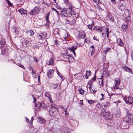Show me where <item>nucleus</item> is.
I'll return each mask as SVG.
<instances>
[{
  "label": "nucleus",
  "mask_w": 133,
  "mask_h": 133,
  "mask_svg": "<svg viewBox=\"0 0 133 133\" xmlns=\"http://www.w3.org/2000/svg\"><path fill=\"white\" fill-rule=\"evenodd\" d=\"M113 88L114 89H118L119 88V87H118V86H117L115 85L113 87Z\"/></svg>",
  "instance_id": "obj_50"
},
{
  "label": "nucleus",
  "mask_w": 133,
  "mask_h": 133,
  "mask_svg": "<svg viewBox=\"0 0 133 133\" xmlns=\"http://www.w3.org/2000/svg\"><path fill=\"white\" fill-rule=\"evenodd\" d=\"M18 11L19 12L21 15L23 14H27L26 11L23 9H21Z\"/></svg>",
  "instance_id": "obj_20"
},
{
  "label": "nucleus",
  "mask_w": 133,
  "mask_h": 133,
  "mask_svg": "<svg viewBox=\"0 0 133 133\" xmlns=\"http://www.w3.org/2000/svg\"><path fill=\"white\" fill-rule=\"evenodd\" d=\"M40 8L39 7L35 6L34 8L32 9L29 13L30 15H37L39 11Z\"/></svg>",
  "instance_id": "obj_4"
},
{
  "label": "nucleus",
  "mask_w": 133,
  "mask_h": 133,
  "mask_svg": "<svg viewBox=\"0 0 133 133\" xmlns=\"http://www.w3.org/2000/svg\"><path fill=\"white\" fill-rule=\"evenodd\" d=\"M64 3L68 6H69V4H70L68 0H63Z\"/></svg>",
  "instance_id": "obj_34"
},
{
  "label": "nucleus",
  "mask_w": 133,
  "mask_h": 133,
  "mask_svg": "<svg viewBox=\"0 0 133 133\" xmlns=\"http://www.w3.org/2000/svg\"><path fill=\"white\" fill-rule=\"evenodd\" d=\"M29 42L27 40L25 39H24L22 41V43L23 46H28L29 44Z\"/></svg>",
  "instance_id": "obj_10"
},
{
  "label": "nucleus",
  "mask_w": 133,
  "mask_h": 133,
  "mask_svg": "<svg viewBox=\"0 0 133 133\" xmlns=\"http://www.w3.org/2000/svg\"><path fill=\"white\" fill-rule=\"evenodd\" d=\"M18 65L22 68H24V66L21 64H20Z\"/></svg>",
  "instance_id": "obj_51"
},
{
  "label": "nucleus",
  "mask_w": 133,
  "mask_h": 133,
  "mask_svg": "<svg viewBox=\"0 0 133 133\" xmlns=\"http://www.w3.org/2000/svg\"><path fill=\"white\" fill-rule=\"evenodd\" d=\"M57 72V74H58V76L61 78L62 79V75L61 74L59 73V72L58 71V70L57 69L56 70Z\"/></svg>",
  "instance_id": "obj_42"
},
{
  "label": "nucleus",
  "mask_w": 133,
  "mask_h": 133,
  "mask_svg": "<svg viewBox=\"0 0 133 133\" xmlns=\"http://www.w3.org/2000/svg\"><path fill=\"white\" fill-rule=\"evenodd\" d=\"M53 62L54 61L52 59H51L48 63V64L49 65H51L53 64Z\"/></svg>",
  "instance_id": "obj_40"
},
{
  "label": "nucleus",
  "mask_w": 133,
  "mask_h": 133,
  "mask_svg": "<svg viewBox=\"0 0 133 133\" xmlns=\"http://www.w3.org/2000/svg\"><path fill=\"white\" fill-rule=\"evenodd\" d=\"M94 30H95L99 31L100 32H102L104 29H103L101 27L99 26H95L94 28Z\"/></svg>",
  "instance_id": "obj_15"
},
{
  "label": "nucleus",
  "mask_w": 133,
  "mask_h": 133,
  "mask_svg": "<svg viewBox=\"0 0 133 133\" xmlns=\"http://www.w3.org/2000/svg\"><path fill=\"white\" fill-rule=\"evenodd\" d=\"M46 34L42 32L40 34L38 35L37 37V38L38 40H42L45 38L46 37Z\"/></svg>",
  "instance_id": "obj_7"
},
{
  "label": "nucleus",
  "mask_w": 133,
  "mask_h": 133,
  "mask_svg": "<svg viewBox=\"0 0 133 133\" xmlns=\"http://www.w3.org/2000/svg\"><path fill=\"white\" fill-rule=\"evenodd\" d=\"M92 26L90 24H89L88 25V27L89 29L92 30Z\"/></svg>",
  "instance_id": "obj_48"
},
{
  "label": "nucleus",
  "mask_w": 133,
  "mask_h": 133,
  "mask_svg": "<svg viewBox=\"0 0 133 133\" xmlns=\"http://www.w3.org/2000/svg\"><path fill=\"white\" fill-rule=\"evenodd\" d=\"M40 76H38V81L39 82H40Z\"/></svg>",
  "instance_id": "obj_56"
},
{
  "label": "nucleus",
  "mask_w": 133,
  "mask_h": 133,
  "mask_svg": "<svg viewBox=\"0 0 133 133\" xmlns=\"http://www.w3.org/2000/svg\"><path fill=\"white\" fill-rule=\"evenodd\" d=\"M108 19L111 22H113L114 21V18L111 15H109Z\"/></svg>",
  "instance_id": "obj_28"
},
{
  "label": "nucleus",
  "mask_w": 133,
  "mask_h": 133,
  "mask_svg": "<svg viewBox=\"0 0 133 133\" xmlns=\"http://www.w3.org/2000/svg\"><path fill=\"white\" fill-rule=\"evenodd\" d=\"M78 91L80 94L83 95L84 94V91L82 89H80L78 90Z\"/></svg>",
  "instance_id": "obj_38"
},
{
  "label": "nucleus",
  "mask_w": 133,
  "mask_h": 133,
  "mask_svg": "<svg viewBox=\"0 0 133 133\" xmlns=\"http://www.w3.org/2000/svg\"><path fill=\"white\" fill-rule=\"evenodd\" d=\"M92 91H93V92L95 93V92H96V91H95L94 90H92Z\"/></svg>",
  "instance_id": "obj_64"
},
{
  "label": "nucleus",
  "mask_w": 133,
  "mask_h": 133,
  "mask_svg": "<svg viewBox=\"0 0 133 133\" xmlns=\"http://www.w3.org/2000/svg\"><path fill=\"white\" fill-rule=\"evenodd\" d=\"M128 24L124 23V24L122 25V30L124 31H125L127 28Z\"/></svg>",
  "instance_id": "obj_23"
},
{
  "label": "nucleus",
  "mask_w": 133,
  "mask_h": 133,
  "mask_svg": "<svg viewBox=\"0 0 133 133\" xmlns=\"http://www.w3.org/2000/svg\"><path fill=\"white\" fill-rule=\"evenodd\" d=\"M26 121L27 122H28V121H29V120L26 117Z\"/></svg>",
  "instance_id": "obj_61"
},
{
  "label": "nucleus",
  "mask_w": 133,
  "mask_h": 133,
  "mask_svg": "<svg viewBox=\"0 0 133 133\" xmlns=\"http://www.w3.org/2000/svg\"><path fill=\"white\" fill-rule=\"evenodd\" d=\"M63 56L64 59L65 60V61L70 62V59L71 58L72 59V61L74 60L73 57L70 56V58L69 54L68 52L63 54Z\"/></svg>",
  "instance_id": "obj_3"
},
{
  "label": "nucleus",
  "mask_w": 133,
  "mask_h": 133,
  "mask_svg": "<svg viewBox=\"0 0 133 133\" xmlns=\"http://www.w3.org/2000/svg\"><path fill=\"white\" fill-rule=\"evenodd\" d=\"M91 74V73L90 71H87L86 75H83L84 78L87 79L88 78V76H90Z\"/></svg>",
  "instance_id": "obj_13"
},
{
  "label": "nucleus",
  "mask_w": 133,
  "mask_h": 133,
  "mask_svg": "<svg viewBox=\"0 0 133 133\" xmlns=\"http://www.w3.org/2000/svg\"><path fill=\"white\" fill-rule=\"evenodd\" d=\"M112 2L113 3H116V2L115 0H111Z\"/></svg>",
  "instance_id": "obj_55"
},
{
  "label": "nucleus",
  "mask_w": 133,
  "mask_h": 133,
  "mask_svg": "<svg viewBox=\"0 0 133 133\" xmlns=\"http://www.w3.org/2000/svg\"><path fill=\"white\" fill-rule=\"evenodd\" d=\"M93 1L97 4H99L101 3V2L99 0H93Z\"/></svg>",
  "instance_id": "obj_35"
},
{
  "label": "nucleus",
  "mask_w": 133,
  "mask_h": 133,
  "mask_svg": "<svg viewBox=\"0 0 133 133\" xmlns=\"http://www.w3.org/2000/svg\"><path fill=\"white\" fill-rule=\"evenodd\" d=\"M110 48H106V50L104 51V53L105 54H107L108 51L110 49Z\"/></svg>",
  "instance_id": "obj_41"
},
{
  "label": "nucleus",
  "mask_w": 133,
  "mask_h": 133,
  "mask_svg": "<svg viewBox=\"0 0 133 133\" xmlns=\"http://www.w3.org/2000/svg\"><path fill=\"white\" fill-rule=\"evenodd\" d=\"M26 33H27L28 34H30V35L31 36H33L34 34V31L31 30L29 31H27Z\"/></svg>",
  "instance_id": "obj_25"
},
{
  "label": "nucleus",
  "mask_w": 133,
  "mask_h": 133,
  "mask_svg": "<svg viewBox=\"0 0 133 133\" xmlns=\"http://www.w3.org/2000/svg\"><path fill=\"white\" fill-rule=\"evenodd\" d=\"M32 76H33V77L34 78H36V76H37L36 75V73L34 71H33V69L32 68Z\"/></svg>",
  "instance_id": "obj_33"
},
{
  "label": "nucleus",
  "mask_w": 133,
  "mask_h": 133,
  "mask_svg": "<svg viewBox=\"0 0 133 133\" xmlns=\"http://www.w3.org/2000/svg\"><path fill=\"white\" fill-rule=\"evenodd\" d=\"M55 44L57 45L58 46V41L56 39L54 42Z\"/></svg>",
  "instance_id": "obj_47"
},
{
  "label": "nucleus",
  "mask_w": 133,
  "mask_h": 133,
  "mask_svg": "<svg viewBox=\"0 0 133 133\" xmlns=\"http://www.w3.org/2000/svg\"><path fill=\"white\" fill-rule=\"evenodd\" d=\"M54 70L50 69L48 70L47 72V76L50 78H52L53 76Z\"/></svg>",
  "instance_id": "obj_8"
},
{
  "label": "nucleus",
  "mask_w": 133,
  "mask_h": 133,
  "mask_svg": "<svg viewBox=\"0 0 133 133\" xmlns=\"http://www.w3.org/2000/svg\"><path fill=\"white\" fill-rule=\"evenodd\" d=\"M131 57L132 60L133 61V53H132L131 54Z\"/></svg>",
  "instance_id": "obj_58"
},
{
  "label": "nucleus",
  "mask_w": 133,
  "mask_h": 133,
  "mask_svg": "<svg viewBox=\"0 0 133 133\" xmlns=\"http://www.w3.org/2000/svg\"><path fill=\"white\" fill-rule=\"evenodd\" d=\"M63 131L64 133H69V131L68 128H64L63 129Z\"/></svg>",
  "instance_id": "obj_29"
},
{
  "label": "nucleus",
  "mask_w": 133,
  "mask_h": 133,
  "mask_svg": "<svg viewBox=\"0 0 133 133\" xmlns=\"http://www.w3.org/2000/svg\"><path fill=\"white\" fill-rule=\"evenodd\" d=\"M39 122L40 123L44 124L45 122V121L43 118L41 117H38Z\"/></svg>",
  "instance_id": "obj_18"
},
{
  "label": "nucleus",
  "mask_w": 133,
  "mask_h": 133,
  "mask_svg": "<svg viewBox=\"0 0 133 133\" xmlns=\"http://www.w3.org/2000/svg\"><path fill=\"white\" fill-rule=\"evenodd\" d=\"M85 37L84 32L83 31H80L79 33V37L80 38H83Z\"/></svg>",
  "instance_id": "obj_16"
},
{
  "label": "nucleus",
  "mask_w": 133,
  "mask_h": 133,
  "mask_svg": "<svg viewBox=\"0 0 133 133\" xmlns=\"http://www.w3.org/2000/svg\"><path fill=\"white\" fill-rule=\"evenodd\" d=\"M103 74H102L101 77L99 78L98 79L99 84L102 87H103L104 85L103 84Z\"/></svg>",
  "instance_id": "obj_14"
},
{
  "label": "nucleus",
  "mask_w": 133,
  "mask_h": 133,
  "mask_svg": "<svg viewBox=\"0 0 133 133\" xmlns=\"http://www.w3.org/2000/svg\"><path fill=\"white\" fill-rule=\"evenodd\" d=\"M123 69L125 71L128 72H130L131 73H132V70L130 68L128 67H125L123 68Z\"/></svg>",
  "instance_id": "obj_22"
},
{
  "label": "nucleus",
  "mask_w": 133,
  "mask_h": 133,
  "mask_svg": "<svg viewBox=\"0 0 133 133\" xmlns=\"http://www.w3.org/2000/svg\"><path fill=\"white\" fill-rule=\"evenodd\" d=\"M124 121L126 122L127 123H129L131 121V116H126L124 119Z\"/></svg>",
  "instance_id": "obj_9"
},
{
  "label": "nucleus",
  "mask_w": 133,
  "mask_h": 133,
  "mask_svg": "<svg viewBox=\"0 0 133 133\" xmlns=\"http://www.w3.org/2000/svg\"><path fill=\"white\" fill-rule=\"evenodd\" d=\"M33 59L34 61L35 62H36L37 61V59L36 57H34L33 58Z\"/></svg>",
  "instance_id": "obj_53"
},
{
  "label": "nucleus",
  "mask_w": 133,
  "mask_h": 133,
  "mask_svg": "<svg viewBox=\"0 0 133 133\" xmlns=\"http://www.w3.org/2000/svg\"><path fill=\"white\" fill-rule=\"evenodd\" d=\"M33 120H34V118L33 117H31L30 121H31V122L32 123V121H33Z\"/></svg>",
  "instance_id": "obj_57"
},
{
  "label": "nucleus",
  "mask_w": 133,
  "mask_h": 133,
  "mask_svg": "<svg viewBox=\"0 0 133 133\" xmlns=\"http://www.w3.org/2000/svg\"><path fill=\"white\" fill-rule=\"evenodd\" d=\"M67 108H66L65 109H64V111L65 112H67Z\"/></svg>",
  "instance_id": "obj_60"
},
{
  "label": "nucleus",
  "mask_w": 133,
  "mask_h": 133,
  "mask_svg": "<svg viewBox=\"0 0 133 133\" xmlns=\"http://www.w3.org/2000/svg\"><path fill=\"white\" fill-rule=\"evenodd\" d=\"M45 97H48L49 98H50V95L48 92H46L45 93Z\"/></svg>",
  "instance_id": "obj_30"
},
{
  "label": "nucleus",
  "mask_w": 133,
  "mask_h": 133,
  "mask_svg": "<svg viewBox=\"0 0 133 133\" xmlns=\"http://www.w3.org/2000/svg\"><path fill=\"white\" fill-rule=\"evenodd\" d=\"M65 115L66 116H67V112H65Z\"/></svg>",
  "instance_id": "obj_63"
},
{
  "label": "nucleus",
  "mask_w": 133,
  "mask_h": 133,
  "mask_svg": "<svg viewBox=\"0 0 133 133\" xmlns=\"http://www.w3.org/2000/svg\"><path fill=\"white\" fill-rule=\"evenodd\" d=\"M117 43L121 46H123L124 45L123 42H122L121 39L120 38L118 39Z\"/></svg>",
  "instance_id": "obj_19"
},
{
  "label": "nucleus",
  "mask_w": 133,
  "mask_h": 133,
  "mask_svg": "<svg viewBox=\"0 0 133 133\" xmlns=\"http://www.w3.org/2000/svg\"><path fill=\"white\" fill-rule=\"evenodd\" d=\"M109 115V112H107L105 113V114H104L103 117L105 119H108V117Z\"/></svg>",
  "instance_id": "obj_27"
},
{
  "label": "nucleus",
  "mask_w": 133,
  "mask_h": 133,
  "mask_svg": "<svg viewBox=\"0 0 133 133\" xmlns=\"http://www.w3.org/2000/svg\"><path fill=\"white\" fill-rule=\"evenodd\" d=\"M130 21L131 20L130 17H126L125 18V21L126 22L125 23L128 24V23L130 22Z\"/></svg>",
  "instance_id": "obj_24"
},
{
  "label": "nucleus",
  "mask_w": 133,
  "mask_h": 133,
  "mask_svg": "<svg viewBox=\"0 0 133 133\" xmlns=\"http://www.w3.org/2000/svg\"><path fill=\"white\" fill-rule=\"evenodd\" d=\"M124 99L126 103L129 104H133V98L132 97H125Z\"/></svg>",
  "instance_id": "obj_6"
},
{
  "label": "nucleus",
  "mask_w": 133,
  "mask_h": 133,
  "mask_svg": "<svg viewBox=\"0 0 133 133\" xmlns=\"http://www.w3.org/2000/svg\"><path fill=\"white\" fill-rule=\"evenodd\" d=\"M88 102L90 104H93L94 103H95V102L93 100H87Z\"/></svg>",
  "instance_id": "obj_37"
},
{
  "label": "nucleus",
  "mask_w": 133,
  "mask_h": 133,
  "mask_svg": "<svg viewBox=\"0 0 133 133\" xmlns=\"http://www.w3.org/2000/svg\"><path fill=\"white\" fill-rule=\"evenodd\" d=\"M105 30H104V31L106 33V34H107V37L108 38L109 37V35L108 34V28L105 29Z\"/></svg>",
  "instance_id": "obj_31"
},
{
  "label": "nucleus",
  "mask_w": 133,
  "mask_h": 133,
  "mask_svg": "<svg viewBox=\"0 0 133 133\" xmlns=\"http://www.w3.org/2000/svg\"><path fill=\"white\" fill-rule=\"evenodd\" d=\"M52 10H54L55 11L57 14V15H59V13L58 12V11L56 9H55L54 8H52Z\"/></svg>",
  "instance_id": "obj_45"
},
{
  "label": "nucleus",
  "mask_w": 133,
  "mask_h": 133,
  "mask_svg": "<svg viewBox=\"0 0 133 133\" xmlns=\"http://www.w3.org/2000/svg\"><path fill=\"white\" fill-rule=\"evenodd\" d=\"M94 22L93 20H92V23L91 24H90L92 26H93L94 25Z\"/></svg>",
  "instance_id": "obj_54"
},
{
  "label": "nucleus",
  "mask_w": 133,
  "mask_h": 133,
  "mask_svg": "<svg viewBox=\"0 0 133 133\" xmlns=\"http://www.w3.org/2000/svg\"><path fill=\"white\" fill-rule=\"evenodd\" d=\"M104 34H105L104 33L102 32V35L105 36V37L106 36V34L105 35H104Z\"/></svg>",
  "instance_id": "obj_59"
},
{
  "label": "nucleus",
  "mask_w": 133,
  "mask_h": 133,
  "mask_svg": "<svg viewBox=\"0 0 133 133\" xmlns=\"http://www.w3.org/2000/svg\"><path fill=\"white\" fill-rule=\"evenodd\" d=\"M67 6L68 8L64 9L61 11L60 15L62 16L68 17H70L72 16V11L73 9L72 5L69 4V6Z\"/></svg>",
  "instance_id": "obj_1"
},
{
  "label": "nucleus",
  "mask_w": 133,
  "mask_h": 133,
  "mask_svg": "<svg viewBox=\"0 0 133 133\" xmlns=\"http://www.w3.org/2000/svg\"><path fill=\"white\" fill-rule=\"evenodd\" d=\"M14 33L16 35H18L19 34V31L17 28H15L14 29Z\"/></svg>",
  "instance_id": "obj_32"
},
{
  "label": "nucleus",
  "mask_w": 133,
  "mask_h": 133,
  "mask_svg": "<svg viewBox=\"0 0 133 133\" xmlns=\"http://www.w3.org/2000/svg\"><path fill=\"white\" fill-rule=\"evenodd\" d=\"M115 79V81H116V82L115 83V85L117 86H118L119 85L120 83L119 81H117V80H116V79Z\"/></svg>",
  "instance_id": "obj_43"
},
{
  "label": "nucleus",
  "mask_w": 133,
  "mask_h": 133,
  "mask_svg": "<svg viewBox=\"0 0 133 133\" xmlns=\"http://www.w3.org/2000/svg\"><path fill=\"white\" fill-rule=\"evenodd\" d=\"M110 104L109 102H107L104 104V106L106 108H108L109 107Z\"/></svg>",
  "instance_id": "obj_36"
},
{
  "label": "nucleus",
  "mask_w": 133,
  "mask_h": 133,
  "mask_svg": "<svg viewBox=\"0 0 133 133\" xmlns=\"http://www.w3.org/2000/svg\"><path fill=\"white\" fill-rule=\"evenodd\" d=\"M50 87L52 89H55L57 86V84H50Z\"/></svg>",
  "instance_id": "obj_26"
},
{
  "label": "nucleus",
  "mask_w": 133,
  "mask_h": 133,
  "mask_svg": "<svg viewBox=\"0 0 133 133\" xmlns=\"http://www.w3.org/2000/svg\"><path fill=\"white\" fill-rule=\"evenodd\" d=\"M49 16L47 15L46 18V20L47 22H49Z\"/></svg>",
  "instance_id": "obj_49"
},
{
  "label": "nucleus",
  "mask_w": 133,
  "mask_h": 133,
  "mask_svg": "<svg viewBox=\"0 0 133 133\" xmlns=\"http://www.w3.org/2000/svg\"><path fill=\"white\" fill-rule=\"evenodd\" d=\"M119 9L121 11H123L125 9L124 4L120 2L119 4Z\"/></svg>",
  "instance_id": "obj_12"
},
{
  "label": "nucleus",
  "mask_w": 133,
  "mask_h": 133,
  "mask_svg": "<svg viewBox=\"0 0 133 133\" xmlns=\"http://www.w3.org/2000/svg\"><path fill=\"white\" fill-rule=\"evenodd\" d=\"M8 4L10 6H12L13 5L12 3L10 1H9L8 2Z\"/></svg>",
  "instance_id": "obj_46"
},
{
  "label": "nucleus",
  "mask_w": 133,
  "mask_h": 133,
  "mask_svg": "<svg viewBox=\"0 0 133 133\" xmlns=\"http://www.w3.org/2000/svg\"><path fill=\"white\" fill-rule=\"evenodd\" d=\"M126 113L127 116H131V114L130 112L128 110H126Z\"/></svg>",
  "instance_id": "obj_39"
},
{
  "label": "nucleus",
  "mask_w": 133,
  "mask_h": 133,
  "mask_svg": "<svg viewBox=\"0 0 133 133\" xmlns=\"http://www.w3.org/2000/svg\"><path fill=\"white\" fill-rule=\"evenodd\" d=\"M90 48H92V52L91 53H92V52H94L95 51V49L94 48V47L93 45H92L91 46Z\"/></svg>",
  "instance_id": "obj_44"
},
{
  "label": "nucleus",
  "mask_w": 133,
  "mask_h": 133,
  "mask_svg": "<svg viewBox=\"0 0 133 133\" xmlns=\"http://www.w3.org/2000/svg\"><path fill=\"white\" fill-rule=\"evenodd\" d=\"M124 15L125 16V17H130V14L128 10H125L124 11Z\"/></svg>",
  "instance_id": "obj_21"
},
{
  "label": "nucleus",
  "mask_w": 133,
  "mask_h": 133,
  "mask_svg": "<svg viewBox=\"0 0 133 133\" xmlns=\"http://www.w3.org/2000/svg\"><path fill=\"white\" fill-rule=\"evenodd\" d=\"M32 96L33 98H34V102L35 103V107H36V108H35V109L37 111H38L42 107V104L41 103H39L38 104L37 103H35L36 102V98L34 97L33 95H32Z\"/></svg>",
  "instance_id": "obj_5"
},
{
  "label": "nucleus",
  "mask_w": 133,
  "mask_h": 133,
  "mask_svg": "<svg viewBox=\"0 0 133 133\" xmlns=\"http://www.w3.org/2000/svg\"><path fill=\"white\" fill-rule=\"evenodd\" d=\"M96 80V76L95 75H94V77L89 81V84H90V85L89 87V88L91 90V85H92L93 81Z\"/></svg>",
  "instance_id": "obj_11"
},
{
  "label": "nucleus",
  "mask_w": 133,
  "mask_h": 133,
  "mask_svg": "<svg viewBox=\"0 0 133 133\" xmlns=\"http://www.w3.org/2000/svg\"><path fill=\"white\" fill-rule=\"evenodd\" d=\"M101 95L102 96V97H103L104 96V95L103 94H101Z\"/></svg>",
  "instance_id": "obj_62"
},
{
  "label": "nucleus",
  "mask_w": 133,
  "mask_h": 133,
  "mask_svg": "<svg viewBox=\"0 0 133 133\" xmlns=\"http://www.w3.org/2000/svg\"><path fill=\"white\" fill-rule=\"evenodd\" d=\"M49 112L51 116L55 117L59 113L58 109L54 106H52L50 108Z\"/></svg>",
  "instance_id": "obj_2"
},
{
  "label": "nucleus",
  "mask_w": 133,
  "mask_h": 133,
  "mask_svg": "<svg viewBox=\"0 0 133 133\" xmlns=\"http://www.w3.org/2000/svg\"><path fill=\"white\" fill-rule=\"evenodd\" d=\"M77 47L76 46H72L71 48H69V49L70 50L72 51L74 55L75 56H76V53H75V51L77 49Z\"/></svg>",
  "instance_id": "obj_17"
},
{
  "label": "nucleus",
  "mask_w": 133,
  "mask_h": 133,
  "mask_svg": "<svg viewBox=\"0 0 133 133\" xmlns=\"http://www.w3.org/2000/svg\"><path fill=\"white\" fill-rule=\"evenodd\" d=\"M93 39L94 40H96L97 41H99V40L97 39H96L95 38V36H94L93 37Z\"/></svg>",
  "instance_id": "obj_52"
}]
</instances>
